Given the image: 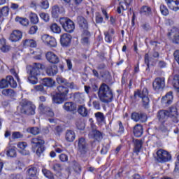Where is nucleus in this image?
I'll use <instances>...</instances> for the list:
<instances>
[{
    "label": "nucleus",
    "instance_id": "44",
    "mask_svg": "<svg viewBox=\"0 0 179 179\" xmlns=\"http://www.w3.org/2000/svg\"><path fill=\"white\" fill-rule=\"evenodd\" d=\"M50 30L52 33L59 34V33H61V27L58 26L57 23H54L50 25Z\"/></svg>",
    "mask_w": 179,
    "mask_h": 179
},
{
    "label": "nucleus",
    "instance_id": "54",
    "mask_svg": "<svg viewBox=\"0 0 179 179\" xmlns=\"http://www.w3.org/2000/svg\"><path fill=\"white\" fill-rule=\"evenodd\" d=\"M52 38V36L48 35V34H44L41 37V40L43 41V43H44L45 44H47Z\"/></svg>",
    "mask_w": 179,
    "mask_h": 179
},
{
    "label": "nucleus",
    "instance_id": "36",
    "mask_svg": "<svg viewBox=\"0 0 179 179\" xmlns=\"http://www.w3.org/2000/svg\"><path fill=\"white\" fill-rule=\"evenodd\" d=\"M0 48L2 52H8L9 51V46L6 45L5 38L0 39Z\"/></svg>",
    "mask_w": 179,
    "mask_h": 179
},
{
    "label": "nucleus",
    "instance_id": "55",
    "mask_svg": "<svg viewBox=\"0 0 179 179\" xmlns=\"http://www.w3.org/2000/svg\"><path fill=\"white\" fill-rule=\"evenodd\" d=\"M29 132L32 135H38L40 134V129L38 127H31L29 129Z\"/></svg>",
    "mask_w": 179,
    "mask_h": 179
},
{
    "label": "nucleus",
    "instance_id": "6",
    "mask_svg": "<svg viewBox=\"0 0 179 179\" xmlns=\"http://www.w3.org/2000/svg\"><path fill=\"white\" fill-rule=\"evenodd\" d=\"M137 97L141 99V105L145 110L149 108L150 104V99H149V90L148 88H143L142 90H137L134 92V98L136 99Z\"/></svg>",
    "mask_w": 179,
    "mask_h": 179
},
{
    "label": "nucleus",
    "instance_id": "3",
    "mask_svg": "<svg viewBox=\"0 0 179 179\" xmlns=\"http://www.w3.org/2000/svg\"><path fill=\"white\" fill-rule=\"evenodd\" d=\"M98 97L102 103H111L114 99L113 90L106 83H102L98 91Z\"/></svg>",
    "mask_w": 179,
    "mask_h": 179
},
{
    "label": "nucleus",
    "instance_id": "19",
    "mask_svg": "<svg viewBox=\"0 0 179 179\" xmlns=\"http://www.w3.org/2000/svg\"><path fill=\"white\" fill-rule=\"evenodd\" d=\"M22 37H23V33L20 30H13L10 35L9 39L13 43H17V41H20V40H22Z\"/></svg>",
    "mask_w": 179,
    "mask_h": 179
},
{
    "label": "nucleus",
    "instance_id": "30",
    "mask_svg": "<svg viewBox=\"0 0 179 179\" xmlns=\"http://www.w3.org/2000/svg\"><path fill=\"white\" fill-rule=\"evenodd\" d=\"M100 73L103 82H105L106 83H110V82H111V79H113V77H111V73H110V71L106 70L100 72Z\"/></svg>",
    "mask_w": 179,
    "mask_h": 179
},
{
    "label": "nucleus",
    "instance_id": "45",
    "mask_svg": "<svg viewBox=\"0 0 179 179\" xmlns=\"http://www.w3.org/2000/svg\"><path fill=\"white\" fill-rule=\"evenodd\" d=\"M59 15V7L58 6H54L52 8V16L55 19H57Z\"/></svg>",
    "mask_w": 179,
    "mask_h": 179
},
{
    "label": "nucleus",
    "instance_id": "26",
    "mask_svg": "<svg viewBox=\"0 0 179 179\" xmlns=\"http://www.w3.org/2000/svg\"><path fill=\"white\" fill-rule=\"evenodd\" d=\"M76 138V134L73 130L68 129L65 134V139L66 142H73Z\"/></svg>",
    "mask_w": 179,
    "mask_h": 179
},
{
    "label": "nucleus",
    "instance_id": "29",
    "mask_svg": "<svg viewBox=\"0 0 179 179\" xmlns=\"http://www.w3.org/2000/svg\"><path fill=\"white\" fill-rule=\"evenodd\" d=\"M133 142L134 143V153H139V152H141V149H142V146H143V141L141 139H136L133 140Z\"/></svg>",
    "mask_w": 179,
    "mask_h": 179
},
{
    "label": "nucleus",
    "instance_id": "27",
    "mask_svg": "<svg viewBox=\"0 0 179 179\" xmlns=\"http://www.w3.org/2000/svg\"><path fill=\"white\" fill-rule=\"evenodd\" d=\"M114 34H115V31L113 28H110L108 31H105V41H106V43H111V41H113V36H114Z\"/></svg>",
    "mask_w": 179,
    "mask_h": 179
},
{
    "label": "nucleus",
    "instance_id": "51",
    "mask_svg": "<svg viewBox=\"0 0 179 179\" xmlns=\"http://www.w3.org/2000/svg\"><path fill=\"white\" fill-rule=\"evenodd\" d=\"M9 15V8L8 6H4L0 10V17L3 16H8Z\"/></svg>",
    "mask_w": 179,
    "mask_h": 179
},
{
    "label": "nucleus",
    "instance_id": "41",
    "mask_svg": "<svg viewBox=\"0 0 179 179\" xmlns=\"http://www.w3.org/2000/svg\"><path fill=\"white\" fill-rule=\"evenodd\" d=\"M3 96H7L8 97H13L15 96V90L13 89H4L1 91Z\"/></svg>",
    "mask_w": 179,
    "mask_h": 179
},
{
    "label": "nucleus",
    "instance_id": "23",
    "mask_svg": "<svg viewBox=\"0 0 179 179\" xmlns=\"http://www.w3.org/2000/svg\"><path fill=\"white\" fill-rule=\"evenodd\" d=\"M63 108L65 110V111H67V113H73V111H76L78 106L74 102L69 101L64 103L63 105Z\"/></svg>",
    "mask_w": 179,
    "mask_h": 179
},
{
    "label": "nucleus",
    "instance_id": "4",
    "mask_svg": "<svg viewBox=\"0 0 179 179\" xmlns=\"http://www.w3.org/2000/svg\"><path fill=\"white\" fill-rule=\"evenodd\" d=\"M69 87L66 85H59L57 87L56 94L52 96V101L55 104H62L64 101L68 100Z\"/></svg>",
    "mask_w": 179,
    "mask_h": 179
},
{
    "label": "nucleus",
    "instance_id": "60",
    "mask_svg": "<svg viewBox=\"0 0 179 179\" xmlns=\"http://www.w3.org/2000/svg\"><path fill=\"white\" fill-rule=\"evenodd\" d=\"M141 27L145 31H149V30H152V27H150L149 23H143L141 24Z\"/></svg>",
    "mask_w": 179,
    "mask_h": 179
},
{
    "label": "nucleus",
    "instance_id": "61",
    "mask_svg": "<svg viewBox=\"0 0 179 179\" xmlns=\"http://www.w3.org/2000/svg\"><path fill=\"white\" fill-rule=\"evenodd\" d=\"M55 134L58 135V136H60V135H61V134H62V131H63L62 127L57 126L55 128Z\"/></svg>",
    "mask_w": 179,
    "mask_h": 179
},
{
    "label": "nucleus",
    "instance_id": "40",
    "mask_svg": "<svg viewBox=\"0 0 179 179\" xmlns=\"http://www.w3.org/2000/svg\"><path fill=\"white\" fill-rule=\"evenodd\" d=\"M15 22H17L22 26H29V20L27 18L17 16L15 17Z\"/></svg>",
    "mask_w": 179,
    "mask_h": 179
},
{
    "label": "nucleus",
    "instance_id": "17",
    "mask_svg": "<svg viewBox=\"0 0 179 179\" xmlns=\"http://www.w3.org/2000/svg\"><path fill=\"white\" fill-rule=\"evenodd\" d=\"M173 99L174 96H173V91H170L162 98L161 103L167 107L168 106H170L171 103H173Z\"/></svg>",
    "mask_w": 179,
    "mask_h": 179
},
{
    "label": "nucleus",
    "instance_id": "64",
    "mask_svg": "<svg viewBox=\"0 0 179 179\" xmlns=\"http://www.w3.org/2000/svg\"><path fill=\"white\" fill-rule=\"evenodd\" d=\"M173 174H175V176L179 175V162L175 163V169L173 171Z\"/></svg>",
    "mask_w": 179,
    "mask_h": 179
},
{
    "label": "nucleus",
    "instance_id": "31",
    "mask_svg": "<svg viewBox=\"0 0 179 179\" xmlns=\"http://www.w3.org/2000/svg\"><path fill=\"white\" fill-rule=\"evenodd\" d=\"M82 38L80 41L81 44H83V45H89V44H90V37H92V34L90 32V35H87L86 34H85V32H83L82 34Z\"/></svg>",
    "mask_w": 179,
    "mask_h": 179
},
{
    "label": "nucleus",
    "instance_id": "22",
    "mask_svg": "<svg viewBox=\"0 0 179 179\" xmlns=\"http://www.w3.org/2000/svg\"><path fill=\"white\" fill-rule=\"evenodd\" d=\"M27 176L31 178L38 179V171L37 167L31 166L27 170Z\"/></svg>",
    "mask_w": 179,
    "mask_h": 179
},
{
    "label": "nucleus",
    "instance_id": "10",
    "mask_svg": "<svg viewBox=\"0 0 179 179\" xmlns=\"http://www.w3.org/2000/svg\"><path fill=\"white\" fill-rule=\"evenodd\" d=\"M77 24H78L80 30L82 31V33H85V34H87V36L90 35L89 22H87V20H86L85 17H77Z\"/></svg>",
    "mask_w": 179,
    "mask_h": 179
},
{
    "label": "nucleus",
    "instance_id": "52",
    "mask_svg": "<svg viewBox=\"0 0 179 179\" xmlns=\"http://www.w3.org/2000/svg\"><path fill=\"white\" fill-rule=\"evenodd\" d=\"M23 134L20 131H14L12 134V139H22Z\"/></svg>",
    "mask_w": 179,
    "mask_h": 179
},
{
    "label": "nucleus",
    "instance_id": "13",
    "mask_svg": "<svg viewBox=\"0 0 179 179\" xmlns=\"http://www.w3.org/2000/svg\"><path fill=\"white\" fill-rule=\"evenodd\" d=\"M90 139H94V142L100 143L103 141V133L96 129H93L88 134Z\"/></svg>",
    "mask_w": 179,
    "mask_h": 179
},
{
    "label": "nucleus",
    "instance_id": "37",
    "mask_svg": "<svg viewBox=\"0 0 179 179\" xmlns=\"http://www.w3.org/2000/svg\"><path fill=\"white\" fill-rule=\"evenodd\" d=\"M6 78L8 85H10V87H13V89H16V87H17V83H16L13 77L12 76H8Z\"/></svg>",
    "mask_w": 179,
    "mask_h": 179
},
{
    "label": "nucleus",
    "instance_id": "63",
    "mask_svg": "<svg viewBox=\"0 0 179 179\" xmlns=\"http://www.w3.org/2000/svg\"><path fill=\"white\" fill-rule=\"evenodd\" d=\"M179 82V74H176L172 77V85H176V83Z\"/></svg>",
    "mask_w": 179,
    "mask_h": 179
},
{
    "label": "nucleus",
    "instance_id": "24",
    "mask_svg": "<svg viewBox=\"0 0 179 179\" xmlns=\"http://www.w3.org/2000/svg\"><path fill=\"white\" fill-rule=\"evenodd\" d=\"M166 4L169 9H172V10H179V0H165Z\"/></svg>",
    "mask_w": 179,
    "mask_h": 179
},
{
    "label": "nucleus",
    "instance_id": "47",
    "mask_svg": "<svg viewBox=\"0 0 179 179\" xmlns=\"http://www.w3.org/2000/svg\"><path fill=\"white\" fill-rule=\"evenodd\" d=\"M95 22L98 24H101V23L104 22V18H103V16H101V14L99 12L95 13Z\"/></svg>",
    "mask_w": 179,
    "mask_h": 179
},
{
    "label": "nucleus",
    "instance_id": "53",
    "mask_svg": "<svg viewBox=\"0 0 179 179\" xmlns=\"http://www.w3.org/2000/svg\"><path fill=\"white\" fill-rule=\"evenodd\" d=\"M9 85L8 84V79L7 77L6 78V79H2L0 81V89H5L6 87H8Z\"/></svg>",
    "mask_w": 179,
    "mask_h": 179
},
{
    "label": "nucleus",
    "instance_id": "62",
    "mask_svg": "<svg viewBox=\"0 0 179 179\" xmlns=\"http://www.w3.org/2000/svg\"><path fill=\"white\" fill-rule=\"evenodd\" d=\"M34 89L36 90V92H44V86L43 85H38L34 86Z\"/></svg>",
    "mask_w": 179,
    "mask_h": 179
},
{
    "label": "nucleus",
    "instance_id": "34",
    "mask_svg": "<svg viewBox=\"0 0 179 179\" xmlns=\"http://www.w3.org/2000/svg\"><path fill=\"white\" fill-rule=\"evenodd\" d=\"M94 116L96 119L97 122H99V124H103V122H106V116H104V113L101 112H97L94 114Z\"/></svg>",
    "mask_w": 179,
    "mask_h": 179
},
{
    "label": "nucleus",
    "instance_id": "18",
    "mask_svg": "<svg viewBox=\"0 0 179 179\" xmlns=\"http://www.w3.org/2000/svg\"><path fill=\"white\" fill-rule=\"evenodd\" d=\"M46 59L50 64H54V65L59 62V57L55 55L53 52H48L45 54Z\"/></svg>",
    "mask_w": 179,
    "mask_h": 179
},
{
    "label": "nucleus",
    "instance_id": "11",
    "mask_svg": "<svg viewBox=\"0 0 179 179\" xmlns=\"http://www.w3.org/2000/svg\"><path fill=\"white\" fill-rule=\"evenodd\" d=\"M157 160L159 163H166L171 160V155L164 150H159L157 152Z\"/></svg>",
    "mask_w": 179,
    "mask_h": 179
},
{
    "label": "nucleus",
    "instance_id": "32",
    "mask_svg": "<svg viewBox=\"0 0 179 179\" xmlns=\"http://www.w3.org/2000/svg\"><path fill=\"white\" fill-rule=\"evenodd\" d=\"M141 15H145V16H151L152 8L148 6H143L140 9Z\"/></svg>",
    "mask_w": 179,
    "mask_h": 179
},
{
    "label": "nucleus",
    "instance_id": "1",
    "mask_svg": "<svg viewBox=\"0 0 179 179\" xmlns=\"http://www.w3.org/2000/svg\"><path fill=\"white\" fill-rule=\"evenodd\" d=\"M178 111L177 107L171 106L168 109L159 110L157 113V117L159 122H170L169 118H171L173 122L178 124Z\"/></svg>",
    "mask_w": 179,
    "mask_h": 179
},
{
    "label": "nucleus",
    "instance_id": "14",
    "mask_svg": "<svg viewBox=\"0 0 179 179\" xmlns=\"http://www.w3.org/2000/svg\"><path fill=\"white\" fill-rule=\"evenodd\" d=\"M166 86V81L164 78H156L152 83V87L154 90H162Z\"/></svg>",
    "mask_w": 179,
    "mask_h": 179
},
{
    "label": "nucleus",
    "instance_id": "38",
    "mask_svg": "<svg viewBox=\"0 0 179 179\" xmlns=\"http://www.w3.org/2000/svg\"><path fill=\"white\" fill-rule=\"evenodd\" d=\"M78 114H80L82 117H87V114H88L87 108L85 107V105L78 106Z\"/></svg>",
    "mask_w": 179,
    "mask_h": 179
},
{
    "label": "nucleus",
    "instance_id": "2",
    "mask_svg": "<svg viewBox=\"0 0 179 179\" xmlns=\"http://www.w3.org/2000/svg\"><path fill=\"white\" fill-rule=\"evenodd\" d=\"M45 66L41 63H34L29 66L28 82L31 85H36L38 83V76L41 75V71Z\"/></svg>",
    "mask_w": 179,
    "mask_h": 179
},
{
    "label": "nucleus",
    "instance_id": "58",
    "mask_svg": "<svg viewBox=\"0 0 179 179\" xmlns=\"http://www.w3.org/2000/svg\"><path fill=\"white\" fill-rule=\"evenodd\" d=\"M54 171H61L62 170V165L61 164H55L52 166Z\"/></svg>",
    "mask_w": 179,
    "mask_h": 179
},
{
    "label": "nucleus",
    "instance_id": "28",
    "mask_svg": "<svg viewBox=\"0 0 179 179\" xmlns=\"http://www.w3.org/2000/svg\"><path fill=\"white\" fill-rule=\"evenodd\" d=\"M134 135L136 138H141L143 135V127L141 124H137L134 127Z\"/></svg>",
    "mask_w": 179,
    "mask_h": 179
},
{
    "label": "nucleus",
    "instance_id": "7",
    "mask_svg": "<svg viewBox=\"0 0 179 179\" xmlns=\"http://www.w3.org/2000/svg\"><path fill=\"white\" fill-rule=\"evenodd\" d=\"M21 106L20 111L22 114H25L26 115H34L36 114V106L33 104V102L24 99L20 102Z\"/></svg>",
    "mask_w": 179,
    "mask_h": 179
},
{
    "label": "nucleus",
    "instance_id": "50",
    "mask_svg": "<svg viewBox=\"0 0 179 179\" xmlns=\"http://www.w3.org/2000/svg\"><path fill=\"white\" fill-rule=\"evenodd\" d=\"M160 10L162 15L164 16H167L169 15V8L164 5V4H161L160 5Z\"/></svg>",
    "mask_w": 179,
    "mask_h": 179
},
{
    "label": "nucleus",
    "instance_id": "59",
    "mask_svg": "<svg viewBox=\"0 0 179 179\" xmlns=\"http://www.w3.org/2000/svg\"><path fill=\"white\" fill-rule=\"evenodd\" d=\"M59 159L62 163H66L68 162V156L66 154H61L59 156Z\"/></svg>",
    "mask_w": 179,
    "mask_h": 179
},
{
    "label": "nucleus",
    "instance_id": "49",
    "mask_svg": "<svg viewBox=\"0 0 179 179\" xmlns=\"http://www.w3.org/2000/svg\"><path fill=\"white\" fill-rule=\"evenodd\" d=\"M145 64L147 66L145 71L147 72H150V61L149 60V54L148 53H146L145 55Z\"/></svg>",
    "mask_w": 179,
    "mask_h": 179
},
{
    "label": "nucleus",
    "instance_id": "21",
    "mask_svg": "<svg viewBox=\"0 0 179 179\" xmlns=\"http://www.w3.org/2000/svg\"><path fill=\"white\" fill-rule=\"evenodd\" d=\"M56 80L59 85H64V86L69 87V89H75V83L73 82L69 83L63 77L59 76L56 78Z\"/></svg>",
    "mask_w": 179,
    "mask_h": 179
},
{
    "label": "nucleus",
    "instance_id": "16",
    "mask_svg": "<svg viewBox=\"0 0 179 179\" xmlns=\"http://www.w3.org/2000/svg\"><path fill=\"white\" fill-rule=\"evenodd\" d=\"M170 127H171V123L170 122H160V125L158 127H155V129L157 134H160L161 132L162 134H167Z\"/></svg>",
    "mask_w": 179,
    "mask_h": 179
},
{
    "label": "nucleus",
    "instance_id": "39",
    "mask_svg": "<svg viewBox=\"0 0 179 179\" xmlns=\"http://www.w3.org/2000/svg\"><path fill=\"white\" fill-rule=\"evenodd\" d=\"M17 148L22 150L21 151L22 155H24L25 156L27 155H30V152H29V151L26 152V150H24V149H26V148H27V143H26V142L19 143L17 144Z\"/></svg>",
    "mask_w": 179,
    "mask_h": 179
},
{
    "label": "nucleus",
    "instance_id": "33",
    "mask_svg": "<svg viewBox=\"0 0 179 179\" xmlns=\"http://www.w3.org/2000/svg\"><path fill=\"white\" fill-rule=\"evenodd\" d=\"M43 86H47V87H52L55 85L54 80L50 78H45L42 79Z\"/></svg>",
    "mask_w": 179,
    "mask_h": 179
},
{
    "label": "nucleus",
    "instance_id": "8",
    "mask_svg": "<svg viewBox=\"0 0 179 179\" xmlns=\"http://www.w3.org/2000/svg\"><path fill=\"white\" fill-rule=\"evenodd\" d=\"M76 142L78 143L77 150L80 157H86L89 152V143L86 141V138L85 137H80Z\"/></svg>",
    "mask_w": 179,
    "mask_h": 179
},
{
    "label": "nucleus",
    "instance_id": "20",
    "mask_svg": "<svg viewBox=\"0 0 179 179\" xmlns=\"http://www.w3.org/2000/svg\"><path fill=\"white\" fill-rule=\"evenodd\" d=\"M39 110L42 114H44L45 115H47L48 117H54V112L52 111V109L48 106H44V104L41 103L39 105Z\"/></svg>",
    "mask_w": 179,
    "mask_h": 179
},
{
    "label": "nucleus",
    "instance_id": "12",
    "mask_svg": "<svg viewBox=\"0 0 179 179\" xmlns=\"http://www.w3.org/2000/svg\"><path fill=\"white\" fill-rule=\"evenodd\" d=\"M131 120L136 122H146L148 115L143 112H134L131 113Z\"/></svg>",
    "mask_w": 179,
    "mask_h": 179
},
{
    "label": "nucleus",
    "instance_id": "46",
    "mask_svg": "<svg viewBox=\"0 0 179 179\" xmlns=\"http://www.w3.org/2000/svg\"><path fill=\"white\" fill-rule=\"evenodd\" d=\"M172 43H173V44H179V28H176L175 30V34L173 36Z\"/></svg>",
    "mask_w": 179,
    "mask_h": 179
},
{
    "label": "nucleus",
    "instance_id": "57",
    "mask_svg": "<svg viewBox=\"0 0 179 179\" xmlns=\"http://www.w3.org/2000/svg\"><path fill=\"white\" fill-rule=\"evenodd\" d=\"M37 30H38V27L36 25H34L30 27L29 34H36V33H37Z\"/></svg>",
    "mask_w": 179,
    "mask_h": 179
},
{
    "label": "nucleus",
    "instance_id": "5",
    "mask_svg": "<svg viewBox=\"0 0 179 179\" xmlns=\"http://www.w3.org/2000/svg\"><path fill=\"white\" fill-rule=\"evenodd\" d=\"M45 141L43 139V137L38 136L31 139V150L34 153H36L38 157H41V155H43L45 152Z\"/></svg>",
    "mask_w": 179,
    "mask_h": 179
},
{
    "label": "nucleus",
    "instance_id": "35",
    "mask_svg": "<svg viewBox=\"0 0 179 179\" xmlns=\"http://www.w3.org/2000/svg\"><path fill=\"white\" fill-rule=\"evenodd\" d=\"M6 155L8 157H16V147L7 148Z\"/></svg>",
    "mask_w": 179,
    "mask_h": 179
},
{
    "label": "nucleus",
    "instance_id": "48",
    "mask_svg": "<svg viewBox=\"0 0 179 179\" xmlns=\"http://www.w3.org/2000/svg\"><path fill=\"white\" fill-rule=\"evenodd\" d=\"M46 45H48V47H50V48H54L57 47V40L55 39V38L52 36L50 40L46 43Z\"/></svg>",
    "mask_w": 179,
    "mask_h": 179
},
{
    "label": "nucleus",
    "instance_id": "15",
    "mask_svg": "<svg viewBox=\"0 0 179 179\" xmlns=\"http://www.w3.org/2000/svg\"><path fill=\"white\" fill-rule=\"evenodd\" d=\"M72 41V36L69 34H63L60 36V44L62 47H69Z\"/></svg>",
    "mask_w": 179,
    "mask_h": 179
},
{
    "label": "nucleus",
    "instance_id": "43",
    "mask_svg": "<svg viewBox=\"0 0 179 179\" xmlns=\"http://www.w3.org/2000/svg\"><path fill=\"white\" fill-rule=\"evenodd\" d=\"M29 20L32 24H37V23H38V16L34 13H31L29 14Z\"/></svg>",
    "mask_w": 179,
    "mask_h": 179
},
{
    "label": "nucleus",
    "instance_id": "56",
    "mask_svg": "<svg viewBox=\"0 0 179 179\" xmlns=\"http://www.w3.org/2000/svg\"><path fill=\"white\" fill-rule=\"evenodd\" d=\"M40 17L42 18L44 22H48L50 20V15L45 13H41Z\"/></svg>",
    "mask_w": 179,
    "mask_h": 179
},
{
    "label": "nucleus",
    "instance_id": "9",
    "mask_svg": "<svg viewBox=\"0 0 179 179\" xmlns=\"http://www.w3.org/2000/svg\"><path fill=\"white\" fill-rule=\"evenodd\" d=\"M59 22L66 33H73L75 30V22L73 21L68 17H61Z\"/></svg>",
    "mask_w": 179,
    "mask_h": 179
},
{
    "label": "nucleus",
    "instance_id": "42",
    "mask_svg": "<svg viewBox=\"0 0 179 179\" xmlns=\"http://www.w3.org/2000/svg\"><path fill=\"white\" fill-rule=\"evenodd\" d=\"M42 173L46 177V178L48 179H55V177H54V173L51 172V171L48 170L46 169H42Z\"/></svg>",
    "mask_w": 179,
    "mask_h": 179
},
{
    "label": "nucleus",
    "instance_id": "25",
    "mask_svg": "<svg viewBox=\"0 0 179 179\" xmlns=\"http://www.w3.org/2000/svg\"><path fill=\"white\" fill-rule=\"evenodd\" d=\"M46 73L48 76H55V75L58 73V66L55 64H53L47 67Z\"/></svg>",
    "mask_w": 179,
    "mask_h": 179
}]
</instances>
